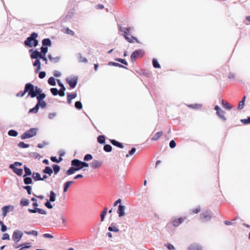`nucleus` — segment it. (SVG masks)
<instances>
[{"mask_svg": "<svg viewBox=\"0 0 250 250\" xmlns=\"http://www.w3.org/2000/svg\"><path fill=\"white\" fill-rule=\"evenodd\" d=\"M28 92V96L31 98L36 97L41 92V88L37 86H34L31 83H27L24 86V93Z\"/></svg>", "mask_w": 250, "mask_h": 250, "instance_id": "nucleus-1", "label": "nucleus"}, {"mask_svg": "<svg viewBox=\"0 0 250 250\" xmlns=\"http://www.w3.org/2000/svg\"><path fill=\"white\" fill-rule=\"evenodd\" d=\"M38 34L36 32L32 33L24 42L25 46L28 47H36L39 44V41L37 39Z\"/></svg>", "mask_w": 250, "mask_h": 250, "instance_id": "nucleus-2", "label": "nucleus"}, {"mask_svg": "<svg viewBox=\"0 0 250 250\" xmlns=\"http://www.w3.org/2000/svg\"><path fill=\"white\" fill-rule=\"evenodd\" d=\"M71 166L76 167L78 170H79L84 167H88L89 164L85 162H83L76 159L71 161Z\"/></svg>", "mask_w": 250, "mask_h": 250, "instance_id": "nucleus-3", "label": "nucleus"}, {"mask_svg": "<svg viewBox=\"0 0 250 250\" xmlns=\"http://www.w3.org/2000/svg\"><path fill=\"white\" fill-rule=\"evenodd\" d=\"M37 128H32L23 133L21 136L22 140L30 138L36 135Z\"/></svg>", "mask_w": 250, "mask_h": 250, "instance_id": "nucleus-4", "label": "nucleus"}, {"mask_svg": "<svg viewBox=\"0 0 250 250\" xmlns=\"http://www.w3.org/2000/svg\"><path fill=\"white\" fill-rule=\"evenodd\" d=\"M212 217V213L209 211L203 212L200 215V219L202 222L206 223L210 220Z\"/></svg>", "mask_w": 250, "mask_h": 250, "instance_id": "nucleus-5", "label": "nucleus"}, {"mask_svg": "<svg viewBox=\"0 0 250 250\" xmlns=\"http://www.w3.org/2000/svg\"><path fill=\"white\" fill-rule=\"evenodd\" d=\"M145 52L142 49H137L133 51L130 56L131 61L133 62L135 61L136 58L143 57Z\"/></svg>", "mask_w": 250, "mask_h": 250, "instance_id": "nucleus-6", "label": "nucleus"}, {"mask_svg": "<svg viewBox=\"0 0 250 250\" xmlns=\"http://www.w3.org/2000/svg\"><path fill=\"white\" fill-rule=\"evenodd\" d=\"M78 77L75 76L73 77H67L66 78V82L69 84L71 88H74L76 87L78 83Z\"/></svg>", "mask_w": 250, "mask_h": 250, "instance_id": "nucleus-7", "label": "nucleus"}, {"mask_svg": "<svg viewBox=\"0 0 250 250\" xmlns=\"http://www.w3.org/2000/svg\"><path fill=\"white\" fill-rule=\"evenodd\" d=\"M23 236L22 232L19 230H16L14 231L12 235V240L16 243H18L21 239Z\"/></svg>", "mask_w": 250, "mask_h": 250, "instance_id": "nucleus-8", "label": "nucleus"}, {"mask_svg": "<svg viewBox=\"0 0 250 250\" xmlns=\"http://www.w3.org/2000/svg\"><path fill=\"white\" fill-rule=\"evenodd\" d=\"M29 52L31 53L30 54V58L32 59H40L42 55L41 51H39L37 49L34 50L33 49H29Z\"/></svg>", "mask_w": 250, "mask_h": 250, "instance_id": "nucleus-9", "label": "nucleus"}, {"mask_svg": "<svg viewBox=\"0 0 250 250\" xmlns=\"http://www.w3.org/2000/svg\"><path fill=\"white\" fill-rule=\"evenodd\" d=\"M14 208V206L12 205H8L3 207L1 209L2 211V215L4 217L6 216L7 214V213L10 211H13Z\"/></svg>", "mask_w": 250, "mask_h": 250, "instance_id": "nucleus-10", "label": "nucleus"}, {"mask_svg": "<svg viewBox=\"0 0 250 250\" xmlns=\"http://www.w3.org/2000/svg\"><path fill=\"white\" fill-rule=\"evenodd\" d=\"M28 211L31 213H35L37 212L41 214H46L47 213V212L45 210L38 208H35L33 209L28 208Z\"/></svg>", "mask_w": 250, "mask_h": 250, "instance_id": "nucleus-11", "label": "nucleus"}, {"mask_svg": "<svg viewBox=\"0 0 250 250\" xmlns=\"http://www.w3.org/2000/svg\"><path fill=\"white\" fill-rule=\"evenodd\" d=\"M125 207L123 205L120 204L118 206L117 209V213L118 214L119 217H122L125 215Z\"/></svg>", "mask_w": 250, "mask_h": 250, "instance_id": "nucleus-12", "label": "nucleus"}, {"mask_svg": "<svg viewBox=\"0 0 250 250\" xmlns=\"http://www.w3.org/2000/svg\"><path fill=\"white\" fill-rule=\"evenodd\" d=\"M35 61L33 62V65L34 66H36L35 72L38 73L41 68V64L40 59H34Z\"/></svg>", "mask_w": 250, "mask_h": 250, "instance_id": "nucleus-13", "label": "nucleus"}, {"mask_svg": "<svg viewBox=\"0 0 250 250\" xmlns=\"http://www.w3.org/2000/svg\"><path fill=\"white\" fill-rule=\"evenodd\" d=\"M184 220V218H179L177 219H174L172 220V225L175 227H178L180 225H181Z\"/></svg>", "mask_w": 250, "mask_h": 250, "instance_id": "nucleus-14", "label": "nucleus"}, {"mask_svg": "<svg viewBox=\"0 0 250 250\" xmlns=\"http://www.w3.org/2000/svg\"><path fill=\"white\" fill-rule=\"evenodd\" d=\"M187 250H202V247L199 244L194 243L190 245Z\"/></svg>", "mask_w": 250, "mask_h": 250, "instance_id": "nucleus-15", "label": "nucleus"}, {"mask_svg": "<svg viewBox=\"0 0 250 250\" xmlns=\"http://www.w3.org/2000/svg\"><path fill=\"white\" fill-rule=\"evenodd\" d=\"M77 96V94L76 93H67V103L69 104H70L71 103L72 100L75 99Z\"/></svg>", "mask_w": 250, "mask_h": 250, "instance_id": "nucleus-16", "label": "nucleus"}, {"mask_svg": "<svg viewBox=\"0 0 250 250\" xmlns=\"http://www.w3.org/2000/svg\"><path fill=\"white\" fill-rule=\"evenodd\" d=\"M42 46L47 47L51 46L52 45V42L50 39L45 38L42 40Z\"/></svg>", "mask_w": 250, "mask_h": 250, "instance_id": "nucleus-17", "label": "nucleus"}, {"mask_svg": "<svg viewBox=\"0 0 250 250\" xmlns=\"http://www.w3.org/2000/svg\"><path fill=\"white\" fill-rule=\"evenodd\" d=\"M110 142L114 146L118 147L120 148H123L124 147V146L122 143L116 141L114 139H110Z\"/></svg>", "mask_w": 250, "mask_h": 250, "instance_id": "nucleus-18", "label": "nucleus"}, {"mask_svg": "<svg viewBox=\"0 0 250 250\" xmlns=\"http://www.w3.org/2000/svg\"><path fill=\"white\" fill-rule=\"evenodd\" d=\"M10 169H11L13 171L16 173L18 176H21L23 173V170L22 168H19L17 167H14V166H12V167H9Z\"/></svg>", "mask_w": 250, "mask_h": 250, "instance_id": "nucleus-19", "label": "nucleus"}, {"mask_svg": "<svg viewBox=\"0 0 250 250\" xmlns=\"http://www.w3.org/2000/svg\"><path fill=\"white\" fill-rule=\"evenodd\" d=\"M42 172L44 174H48L49 176H51L53 173L52 168L49 166H46L42 170Z\"/></svg>", "mask_w": 250, "mask_h": 250, "instance_id": "nucleus-20", "label": "nucleus"}, {"mask_svg": "<svg viewBox=\"0 0 250 250\" xmlns=\"http://www.w3.org/2000/svg\"><path fill=\"white\" fill-rule=\"evenodd\" d=\"M130 28L128 27H123L122 26H119V30L121 32H122L124 33V36L125 35H130L129 34V29Z\"/></svg>", "mask_w": 250, "mask_h": 250, "instance_id": "nucleus-21", "label": "nucleus"}, {"mask_svg": "<svg viewBox=\"0 0 250 250\" xmlns=\"http://www.w3.org/2000/svg\"><path fill=\"white\" fill-rule=\"evenodd\" d=\"M73 183V181H67L65 183H64V184H63V192H67L68 189Z\"/></svg>", "mask_w": 250, "mask_h": 250, "instance_id": "nucleus-22", "label": "nucleus"}, {"mask_svg": "<svg viewBox=\"0 0 250 250\" xmlns=\"http://www.w3.org/2000/svg\"><path fill=\"white\" fill-rule=\"evenodd\" d=\"M108 65H110V66H116V67H119L120 68H123L125 69H128V68L126 67L123 65L121 64H120L119 63L115 62H108Z\"/></svg>", "mask_w": 250, "mask_h": 250, "instance_id": "nucleus-23", "label": "nucleus"}, {"mask_svg": "<svg viewBox=\"0 0 250 250\" xmlns=\"http://www.w3.org/2000/svg\"><path fill=\"white\" fill-rule=\"evenodd\" d=\"M78 171L76 167L72 166L66 172V174L70 175L74 174L76 171Z\"/></svg>", "mask_w": 250, "mask_h": 250, "instance_id": "nucleus-24", "label": "nucleus"}, {"mask_svg": "<svg viewBox=\"0 0 250 250\" xmlns=\"http://www.w3.org/2000/svg\"><path fill=\"white\" fill-rule=\"evenodd\" d=\"M24 170L25 174H24L23 177L30 176L33 174L30 169L29 167H28L26 165L24 166Z\"/></svg>", "mask_w": 250, "mask_h": 250, "instance_id": "nucleus-25", "label": "nucleus"}, {"mask_svg": "<svg viewBox=\"0 0 250 250\" xmlns=\"http://www.w3.org/2000/svg\"><path fill=\"white\" fill-rule=\"evenodd\" d=\"M101 165V163L97 160H94L91 164V167L93 169L98 168Z\"/></svg>", "mask_w": 250, "mask_h": 250, "instance_id": "nucleus-26", "label": "nucleus"}, {"mask_svg": "<svg viewBox=\"0 0 250 250\" xmlns=\"http://www.w3.org/2000/svg\"><path fill=\"white\" fill-rule=\"evenodd\" d=\"M36 104L39 108L41 107L42 109L45 108L47 105L46 102L43 100L37 101V103Z\"/></svg>", "mask_w": 250, "mask_h": 250, "instance_id": "nucleus-27", "label": "nucleus"}, {"mask_svg": "<svg viewBox=\"0 0 250 250\" xmlns=\"http://www.w3.org/2000/svg\"><path fill=\"white\" fill-rule=\"evenodd\" d=\"M23 182L26 185L32 184L33 183L32 179L28 176L23 177Z\"/></svg>", "mask_w": 250, "mask_h": 250, "instance_id": "nucleus-28", "label": "nucleus"}, {"mask_svg": "<svg viewBox=\"0 0 250 250\" xmlns=\"http://www.w3.org/2000/svg\"><path fill=\"white\" fill-rule=\"evenodd\" d=\"M45 97L46 94L43 93L42 90L41 89V92L37 95L36 98L37 101L43 100Z\"/></svg>", "mask_w": 250, "mask_h": 250, "instance_id": "nucleus-29", "label": "nucleus"}, {"mask_svg": "<svg viewBox=\"0 0 250 250\" xmlns=\"http://www.w3.org/2000/svg\"><path fill=\"white\" fill-rule=\"evenodd\" d=\"M48 57L50 61L53 62L55 63L58 62L61 59L60 57H53L52 55L50 54L48 55Z\"/></svg>", "mask_w": 250, "mask_h": 250, "instance_id": "nucleus-30", "label": "nucleus"}, {"mask_svg": "<svg viewBox=\"0 0 250 250\" xmlns=\"http://www.w3.org/2000/svg\"><path fill=\"white\" fill-rule=\"evenodd\" d=\"M97 141L100 144H104L105 143V136L104 135H100L97 137Z\"/></svg>", "mask_w": 250, "mask_h": 250, "instance_id": "nucleus-31", "label": "nucleus"}, {"mask_svg": "<svg viewBox=\"0 0 250 250\" xmlns=\"http://www.w3.org/2000/svg\"><path fill=\"white\" fill-rule=\"evenodd\" d=\"M32 178L35 181H41V175L38 172H33L32 174Z\"/></svg>", "mask_w": 250, "mask_h": 250, "instance_id": "nucleus-32", "label": "nucleus"}, {"mask_svg": "<svg viewBox=\"0 0 250 250\" xmlns=\"http://www.w3.org/2000/svg\"><path fill=\"white\" fill-rule=\"evenodd\" d=\"M56 194L52 190L50 191L49 200L48 201L54 202L56 200Z\"/></svg>", "mask_w": 250, "mask_h": 250, "instance_id": "nucleus-33", "label": "nucleus"}, {"mask_svg": "<svg viewBox=\"0 0 250 250\" xmlns=\"http://www.w3.org/2000/svg\"><path fill=\"white\" fill-rule=\"evenodd\" d=\"M108 229L109 231H113L115 232H118L119 231V229L116 227L114 223H112L111 226L108 227Z\"/></svg>", "mask_w": 250, "mask_h": 250, "instance_id": "nucleus-34", "label": "nucleus"}, {"mask_svg": "<svg viewBox=\"0 0 250 250\" xmlns=\"http://www.w3.org/2000/svg\"><path fill=\"white\" fill-rule=\"evenodd\" d=\"M108 209L106 207H105L104 208V210L101 212L100 216H101V221L102 222L104 221L105 218V216H106L107 212Z\"/></svg>", "mask_w": 250, "mask_h": 250, "instance_id": "nucleus-35", "label": "nucleus"}, {"mask_svg": "<svg viewBox=\"0 0 250 250\" xmlns=\"http://www.w3.org/2000/svg\"><path fill=\"white\" fill-rule=\"evenodd\" d=\"M162 134V131L158 132L154 135V136L152 137L151 140L152 141H157L160 138Z\"/></svg>", "mask_w": 250, "mask_h": 250, "instance_id": "nucleus-36", "label": "nucleus"}, {"mask_svg": "<svg viewBox=\"0 0 250 250\" xmlns=\"http://www.w3.org/2000/svg\"><path fill=\"white\" fill-rule=\"evenodd\" d=\"M60 169L61 167L59 165L57 164H54L52 165V169L55 174H58V173L60 171Z\"/></svg>", "mask_w": 250, "mask_h": 250, "instance_id": "nucleus-37", "label": "nucleus"}, {"mask_svg": "<svg viewBox=\"0 0 250 250\" xmlns=\"http://www.w3.org/2000/svg\"><path fill=\"white\" fill-rule=\"evenodd\" d=\"M29 203L30 202L29 200L25 198H22L20 202V205L21 207L27 206L29 204Z\"/></svg>", "mask_w": 250, "mask_h": 250, "instance_id": "nucleus-38", "label": "nucleus"}, {"mask_svg": "<svg viewBox=\"0 0 250 250\" xmlns=\"http://www.w3.org/2000/svg\"><path fill=\"white\" fill-rule=\"evenodd\" d=\"M152 65L155 68H160L161 67V65L158 62L157 60L156 59H152Z\"/></svg>", "mask_w": 250, "mask_h": 250, "instance_id": "nucleus-39", "label": "nucleus"}, {"mask_svg": "<svg viewBox=\"0 0 250 250\" xmlns=\"http://www.w3.org/2000/svg\"><path fill=\"white\" fill-rule=\"evenodd\" d=\"M48 83L50 85L55 86L56 84V79L54 77H51L48 80Z\"/></svg>", "mask_w": 250, "mask_h": 250, "instance_id": "nucleus-40", "label": "nucleus"}, {"mask_svg": "<svg viewBox=\"0 0 250 250\" xmlns=\"http://www.w3.org/2000/svg\"><path fill=\"white\" fill-rule=\"evenodd\" d=\"M8 134L10 136L16 137L18 135V133L15 130L10 129L8 131Z\"/></svg>", "mask_w": 250, "mask_h": 250, "instance_id": "nucleus-41", "label": "nucleus"}, {"mask_svg": "<svg viewBox=\"0 0 250 250\" xmlns=\"http://www.w3.org/2000/svg\"><path fill=\"white\" fill-rule=\"evenodd\" d=\"M222 104L224 108L227 109H230L232 108V106L224 100H222Z\"/></svg>", "mask_w": 250, "mask_h": 250, "instance_id": "nucleus-42", "label": "nucleus"}, {"mask_svg": "<svg viewBox=\"0 0 250 250\" xmlns=\"http://www.w3.org/2000/svg\"><path fill=\"white\" fill-rule=\"evenodd\" d=\"M18 146L20 148H26L29 147V145L24 143L23 142H20L18 144Z\"/></svg>", "mask_w": 250, "mask_h": 250, "instance_id": "nucleus-43", "label": "nucleus"}, {"mask_svg": "<svg viewBox=\"0 0 250 250\" xmlns=\"http://www.w3.org/2000/svg\"><path fill=\"white\" fill-rule=\"evenodd\" d=\"M39 107L37 106V104L35 105V106L32 108L29 109L28 113H37L38 112Z\"/></svg>", "mask_w": 250, "mask_h": 250, "instance_id": "nucleus-44", "label": "nucleus"}, {"mask_svg": "<svg viewBox=\"0 0 250 250\" xmlns=\"http://www.w3.org/2000/svg\"><path fill=\"white\" fill-rule=\"evenodd\" d=\"M104 150L106 152H110L112 150V147L111 145L106 144L104 146Z\"/></svg>", "mask_w": 250, "mask_h": 250, "instance_id": "nucleus-45", "label": "nucleus"}, {"mask_svg": "<svg viewBox=\"0 0 250 250\" xmlns=\"http://www.w3.org/2000/svg\"><path fill=\"white\" fill-rule=\"evenodd\" d=\"M202 104H189L188 105V106L189 107H190L191 108H193V109H199L202 107Z\"/></svg>", "mask_w": 250, "mask_h": 250, "instance_id": "nucleus-46", "label": "nucleus"}, {"mask_svg": "<svg viewBox=\"0 0 250 250\" xmlns=\"http://www.w3.org/2000/svg\"><path fill=\"white\" fill-rule=\"evenodd\" d=\"M75 107L76 109L80 110L83 108V104L80 101H77L75 103Z\"/></svg>", "mask_w": 250, "mask_h": 250, "instance_id": "nucleus-47", "label": "nucleus"}, {"mask_svg": "<svg viewBox=\"0 0 250 250\" xmlns=\"http://www.w3.org/2000/svg\"><path fill=\"white\" fill-rule=\"evenodd\" d=\"M79 61L81 62H87V60L86 58L83 57L81 54H79Z\"/></svg>", "mask_w": 250, "mask_h": 250, "instance_id": "nucleus-48", "label": "nucleus"}, {"mask_svg": "<svg viewBox=\"0 0 250 250\" xmlns=\"http://www.w3.org/2000/svg\"><path fill=\"white\" fill-rule=\"evenodd\" d=\"M225 112L223 110H221L219 112V114H217L219 117L223 121H226L227 120L226 118L224 116Z\"/></svg>", "mask_w": 250, "mask_h": 250, "instance_id": "nucleus-49", "label": "nucleus"}, {"mask_svg": "<svg viewBox=\"0 0 250 250\" xmlns=\"http://www.w3.org/2000/svg\"><path fill=\"white\" fill-rule=\"evenodd\" d=\"M23 188L26 190L28 194L30 195L32 193V188L29 185L22 187Z\"/></svg>", "mask_w": 250, "mask_h": 250, "instance_id": "nucleus-50", "label": "nucleus"}, {"mask_svg": "<svg viewBox=\"0 0 250 250\" xmlns=\"http://www.w3.org/2000/svg\"><path fill=\"white\" fill-rule=\"evenodd\" d=\"M41 52L42 55H46L48 52V49L47 47L42 46L40 48Z\"/></svg>", "mask_w": 250, "mask_h": 250, "instance_id": "nucleus-51", "label": "nucleus"}, {"mask_svg": "<svg viewBox=\"0 0 250 250\" xmlns=\"http://www.w3.org/2000/svg\"><path fill=\"white\" fill-rule=\"evenodd\" d=\"M168 250H176L175 247L170 243H167L164 245Z\"/></svg>", "mask_w": 250, "mask_h": 250, "instance_id": "nucleus-52", "label": "nucleus"}, {"mask_svg": "<svg viewBox=\"0 0 250 250\" xmlns=\"http://www.w3.org/2000/svg\"><path fill=\"white\" fill-rule=\"evenodd\" d=\"M92 158H93V156L91 154H87L84 156L83 160L84 161H88L92 160Z\"/></svg>", "mask_w": 250, "mask_h": 250, "instance_id": "nucleus-53", "label": "nucleus"}, {"mask_svg": "<svg viewBox=\"0 0 250 250\" xmlns=\"http://www.w3.org/2000/svg\"><path fill=\"white\" fill-rule=\"evenodd\" d=\"M65 33L71 35L72 36H73L75 35V32L73 31L70 30L68 27H66L65 28Z\"/></svg>", "mask_w": 250, "mask_h": 250, "instance_id": "nucleus-54", "label": "nucleus"}, {"mask_svg": "<svg viewBox=\"0 0 250 250\" xmlns=\"http://www.w3.org/2000/svg\"><path fill=\"white\" fill-rule=\"evenodd\" d=\"M24 233L28 235H33L35 236H37L38 234V232L36 230H32L29 231H25Z\"/></svg>", "mask_w": 250, "mask_h": 250, "instance_id": "nucleus-55", "label": "nucleus"}, {"mask_svg": "<svg viewBox=\"0 0 250 250\" xmlns=\"http://www.w3.org/2000/svg\"><path fill=\"white\" fill-rule=\"evenodd\" d=\"M50 91L54 96H57L59 94V90L57 88H51Z\"/></svg>", "mask_w": 250, "mask_h": 250, "instance_id": "nucleus-56", "label": "nucleus"}, {"mask_svg": "<svg viewBox=\"0 0 250 250\" xmlns=\"http://www.w3.org/2000/svg\"><path fill=\"white\" fill-rule=\"evenodd\" d=\"M136 149L135 147H132L130 150L129 151L128 154L125 155L126 158L128 157L130 155H132L136 152Z\"/></svg>", "mask_w": 250, "mask_h": 250, "instance_id": "nucleus-57", "label": "nucleus"}, {"mask_svg": "<svg viewBox=\"0 0 250 250\" xmlns=\"http://www.w3.org/2000/svg\"><path fill=\"white\" fill-rule=\"evenodd\" d=\"M115 60L117 62H121L122 64H124L125 65H127L128 64L127 62L125 59H121V58H116L115 59Z\"/></svg>", "mask_w": 250, "mask_h": 250, "instance_id": "nucleus-58", "label": "nucleus"}, {"mask_svg": "<svg viewBox=\"0 0 250 250\" xmlns=\"http://www.w3.org/2000/svg\"><path fill=\"white\" fill-rule=\"evenodd\" d=\"M22 165V163H21V162H15L13 164H10L9 165V167H12V166H14V167H18V166L20 167V166H21Z\"/></svg>", "mask_w": 250, "mask_h": 250, "instance_id": "nucleus-59", "label": "nucleus"}, {"mask_svg": "<svg viewBox=\"0 0 250 250\" xmlns=\"http://www.w3.org/2000/svg\"><path fill=\"white\" fill-rule=\"evenodd\" d=\"M51 202L47 200V201L44 204L45 206L49 209H51L53 207L52 205L51 204Z\"/></svg>", "mask_w": 250, "mask_h": 250, "instance_id": "nucleus-60", "label": "nucleus"}, {"mask_svg": "<svg viewBox=\"0 0 250 250\" xmlns=\"http://www.w3.org/2000/svg\"><path fill=\"white\" fill-rule=\"evenodd\" d=\"M49 144L48 142L43 141L42 144H38V147L40 148H43L45 146H47Z\"/></svg>", "mask_w": 250, "mask_h": 250, "instance_id": "nucleus-61", "label": "nucleus"}, {"mask_svg": "<svg viewBox=\"0 0 250 250\" xmlns=\"http://www.w3.org/2000/svg\"><path fill=\"white\" fill-rule=\"evenodd\" d=\"M21 246H22L21 249H22V250H23L24 249H28L31 247L30 243H26L25 244H21Z\"/></svg>", "mask_w": 250, "mask_h": 250, "instance_id": "nucleus-62", "label": "nucleus"}, {"mask_svg": "<svg viewBox=\"0 0 250 250\" xmlns=\"http://www.w3.org/2000/svg\"><path fill=\"white\" fill-rule=\"evenodd\" d=\"M241 122L245 125L250 124V116L247 119H242Z\"/></svg>", "mask_w": 250, "mask_h": 250, "instance_id": "nucleus-63", "label": "nucleus"}, {"mask_svg": "<svg viewBox=\"0 0 250 250\" xmlns=\"http://www.w3.org/2000/svg\"><path fill=\"white\" fill-rule=\"evenodd\" d=\"M244 105H245V103L243 102V101H241L239 103L237 109L238 110H241L242 109H243L244 108Z\"/></svg>", "mask_w": 250, "mask_h": 250, "instance_id": "nucleus-64", "label": "nucleus"}]
</instances>
